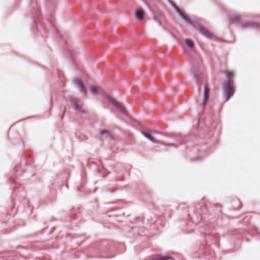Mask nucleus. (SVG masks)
<instances>
[{
    "label": "nucleus",
    "instance_id": "nucleus-1",
    "mask_svg": "<svg viewBox=\"0 0 260 260\" xmlns=\"http://www.w3.org/2000/svg\"><path fill=\"white\" fill-rule=\"evenodd\" d=\"M224 91L225 95V101H227L234 94L235 91L233 84L231 81H229L225 84Z\"/></svg>",
    "mask_w": 260,
    "mask_h": 260
},
{
    "label": "nucleus",
    "instance_id": "nucleus-2",
    "mask_svg": "<svg viewBox=\"0 0 260 260\" xmlns=\"http://www.w3.org/2000/svg\"><path fill=\"white\" fill-rule=\"evenodd\" d=\"M196 29H198L200 32L203 35L205 36L208 38H211L212 36V33L206 28H204L202 26L199 25L198 26H196Z\"/></svg>",
    "mask_w": 260,
    "mask_h": 260
},
{
    "label": "nucleus",
    "instance_id": "nucleus-3",
    "mask_svg": "<svg viewBox=\"0 0 260 260\" xmlns=\"http://www.w3.org/2000/svg\"><path fill=\"white\" fill-rule=\"evenodd\" d=\"M210 93V88L207 85H205L204 87V98L203 101V105L205 106L209 100Z\"/></svg>",
    "mask_w": 260,
    "mask_h": 260
},
{
    "label": "nucleus",
    "instance_id": "nucleus-4",
    "mask_svg": "<svg viewBox=\"0 0 260 260\" xmlns=\"http://www.w3.org/2000/svg\"><path fill=\"white\" fill-rule=\"evenodd\" d=\"M145 16V11L141 8H139L136 10L135 12L136 17L139 20H143Z\"/></svg>",
    "mask_w": 260,
    "mask_h": 260
},
{
    "label": "nucleus",
    "instance_id": "nucleus-5",
    "mask_svg": "<svg viewBox=\"0 0 260 260\" xmlns=\"http://www.w3.org/2000/svg\"><path fill=\"white\" fill-rule=\"evenodd\" d=\"M109 100L110 102L118 110H119L121 112H124V108L121 103H118L117 101L112 98L110 99Z\"/></svg>",
    "mask_w": 260,
    "mask_h": 260
},
{
    "label": "nucleus",
    "instance_id": "nucleus-6",
    "mask_svg": "<svg viewBox=\"0 0 260 260\" xmlns=\"http://www.w3.org/2000/svg\"><path fill=\"white\" fill-rule=\"evenodd\" d=\"M75 83L76 84L77 86H78L80 88V91L81 92H82L83 93H84V94L85 95H86V88H85L84 84H83L82 82L80 79H76L75 80Z\"/></svg>",
    "mask_w": 260,
    "mask_h": 260
},
{
    "label": "nucleus",
    "instance_id": "nucleus-7",
    "mask_svg": "<svg viewBox=\"0 0 260 260\" xmlns=\"http://www.w3.org/2000/svg\"><path fill=\"white\" fill-rule=\"evenodd\" d=\"M177 12L180 16L187 23L192 24L188 15L185 13L184 11H181L180 9H177Z\"/></svg>",
    "mask_w": 260,
    "mask_h": 260
},
{
    "label": "nucleus",
    "instance_id": "nucleus-8",
    "mask_svg": "<svg viewBox=\"0 0 260 260\" xmlns=\"http://www.w3.org/2000/svg\"><path fill=\"white\" fill-rule=\"evenodd\" d=\"M90 91L93 94H97L102 92L101 88L96 85H92L90 87Z\"/></svg>",
    "mask_w": 260,
    "mask_h": 260
},
{
    "label": "nucleus",
    "instance_id": "nucleus-9",
    "mask_svg": "<svg viewBox=\"0 0 260 260\" xmlns=\"http://www.w3.org/2000/svg\"><path fill=\"white\" fill-rule=\"evenodd\" d=\"M74 106L77 112H81L83 111L82 110V104L78 101H75L74 102Z\"/></svg>",
    "mask_w": 260,
    "mask_h": 260
},
{
    "label": "nucleus",
    "instance_id": "nucleus-10",
    "mask_svg": "<svg viewBox=\"0 0 260 260\" xmlns=\"http://www.w3.org/2000/svg\"><path fill=\"white\" fill-rule=\"evenodd\" d=\"M185 43L186 45L188 46V47H189L190 48L192 49L193 48L194 43L192 40L189 39H186L185 40Z\"/></svg>",
    "mask_w": 260,
    "mask_h": 260
},
{
    "label": "nucleus",
    "instance_id": "nucleus-11",
    "mask_svg": "<svg viewBox=\"0 0 260 260\" xmlns=\"http://www.w3.org/2000/svg\"><path fill=\"white\" fill-rule=\"evenodd\" d=\"M168 257L163 256H157L155 257L152 258L150 260H168Z\"/></svg>",
    "mask_w": 260,
    "mask_h": 260
},
{
    "label": "nucleus",
    "instance_id": "nucleus-12",
    "mask_svg": "<svg viewBox=\"0 0 260 260\" xmlns=\"http://www.w3.org/2000/svg\"><path fill=\"white\" fill-rule=\"evenodd\" d=\"M144 135L146 137H147L148 139L150 140L151 141H152L153 142H156V141L154 139V138H153L150 134H149L148 133H144Z\"/></svg>",
    "mask_w": 260,
    "mask_h": 260
},
{
    "label": "nucleus",
    "instance_id": "nucleus-13",
    "mask_svg": "<svg viewBox=\"0 0 260 260\" xmlns=\"http://www.w3.org/2000/svg\"><path fill=\"white\" fill-rule=\"evenodd\" d=\"M227 76H228V78L229 79V81H230V79L233 78L234 77V72H231V71L228 72H227Z\"/></svg>",
    "mask_w": 260,
    "mask_h": 260
}]
</instances>
